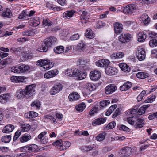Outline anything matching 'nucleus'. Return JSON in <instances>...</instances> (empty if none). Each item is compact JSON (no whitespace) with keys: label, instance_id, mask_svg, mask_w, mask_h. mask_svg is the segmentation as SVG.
<instances>
[{"label":"nucleus","instance_id":"603ef678","mask_svg":"<svg viewBox=\"0 0 157 157\" xmlns=\"http://www.w3.org/2000/svg\"><path fill=\"white\" fill-rule=\"evenodd\" d=\"M105 25V23H103L101 21H100L96 24L94 27L96 28H99L102 27L104 26Z\"/></svg>","mask_w":157,"mask_h":157},{"label":"nucleus","instance_id":"e2e57ef3","mask_svg":"<svg viewBox=\"0 0 157 157\" xmlns=\"http://www.w3.org/2000/svg\"><path fill=\"white\" fill-rule=\"evenodd\" d=\"M120 130H122L126 132H128L129 129L127 127L124 125H122L120 127H118Z\"/></svg>","mask_w":157,"mask_h":157},{"label":"nucleus","instance_id":"423d86ee","mask_svg":"<svg viewBox=\"0 0 157 157\" xmlns=\"http://www.w3.org/2000/svg\"><path fill=\"white\" fill-rule=\"evenodd\" d=\"M131 38L132 36L130 34L123 33L120 35L118 40L121 42L125 43L130 41Z\"/></svg>","mask_w":157,"mask_h":157},{"label":"nucleus","instance_id":"4d7b16f0","mask_svg":"<svg viewBox=\"0 0 157 157\" xmlns=\"http://www.w3.org/2000/svg\"><path fill=\"white\" fill-rule=\"evenodd\" d=\"M33 111L29 112L25 114V117L27 118H32L33 117Z\"/></svg>","mask_w":157,"mask_h":157},{"label":"nucleus","instance_id":"bf43d9fd","mask_svg":"<svg viewBox=\"0 0 157 157\" xmlns=\"http://www.w3.org/2000/svg\"><path fill=\"white\" fill-rule=\"evenodd\" d=\"M121 108H118L116 109L114 113L113 116V118H114L121 113Z\"/></svg>","mask_w":157,"mask_h":157},{"label":"nucleus","instance_id":"69168bd1","mask_svg":"<svg viewBox=\"0 0 157 157\" xmlns=\"http://www.w3.org/2000/svg\"><path fill=\"white\" fill-rule=\"evenodd\" d=\"M25 27V25L24 24H21L18 26H16L13 28L14 30H17L19 29H22Z\"/></svg>","mask_w":157,"mask_h":157},{"label":"nucleus","instance_id":"4c0bfd02","mask_svg":"<svg viewBox=\"0 0 157 157\" xmlns=\"http://www.w3.org/2000/svg\"><path fill=\"white\" fill-rule=\"evenodd\" d=\"M31 128V126L30 125L25 124H22L21 130L23 132H27Z\"/></svg>","mask_w":157,"mask_h":157},{"label":"nucleus","instance_id":"aec40b11","mask_svg":"<svg viewBox=\"0 0 157 157\" xmlns=\"http://www.w3.org/2000/svg\"><path fill=\"white\" fill-rule=\"evenodd\" d=\"M124 54L122 52L113 53L110 55L111 59L113 60L117 59L123 58Z\"/></svg>","mask_w":157,"mask_h":157},{"label":"nucleus","instance_id":"bb28decb","mask_svg":"<svg viewBox=\"0 0 157 157\" xmlns=\"http://www.w3.org/2000/svg\"><path fill=\"white\" fill-rule=\"evenodd\" d=\"M48 63V60L45 59H40L37 61L36 63L37 65L40 67H43V68L44 70V67Z\"/></svg>","mask_w":157,"mask_h":157},{"label":"nucleus","instance_id":"f03ea898","mask_svg":"<svg viewBox=\"0 0 157 157\" xmlns=\"http://www.w3.org/2000/svg\"><path fill=\"white\" fill-rule=\"evenodd\" d=\"M35 84H32L26 86L24 89L25 97L27 98H30L32 97L35 91Z\"/></svg>","mask_w":157,"mask_h":157},{"label":"nucleus","instance_id":"c85d7f7f","mask_svg":"<svg viewBox=\"0 0 157 157\" xmlns=\"http://www.w3.org/2000/svg\"><path fill=\"white\" fill-rule=\"evenodd\" d=\"M119 66L121 69L125 72H129L130 71V67L125 63H120Z\"/></svg>","mask_w":157,"mask_h":157},{"label":"nucleus","instance_id":"13d9d810","mask_svg":"<svg viewBox=\"0 0 157 157\" xmlns=\"http://www.w3.org/2000/svg\"><path fill=\"white\" fill-rule=\"evenodd\" d=\"M28 17V15L26 14L25 11H23L20 14L18 18L20 19H22L24 18H26Z\"/></svg>","mask_w":157,"mask_h":157},{"label":"nucleus","instance_id":"f3484780","mask_svg":"<svg viewBox=\"0 0 157 157\" xmlns=\"http://www.w3.org/2000/svg\"><path fill=\"white\" fill-rule=\"evenodd\" d=\"M58 71L56 70H54L48 71L45 73L44 75V78H49L54 77L58 74Z\"/></svg>","mask_w":157,"mask_h":157},{"label":"nucleus","instance_id":"20e7f679","mask_svg":"<svg viewBox=\"0 0 157 157\" xmlns=\"http://www.w3.org/2000/svg\"><path fill=\"white\" fill-rule=\"evenodd\" d=\"M72 75L73 77H77L78 80H81L86 78V74L84 72H82L78 69L75 68L73 71Z\"/></svg>","mask_w":157,"mask_h":157},{"label":"nucleus","instance_id":"b1692460","mask_svg":"<svg viewBox=\"0 0 157 157\" xmlns=\"http://www.w3.org/2000/svg\"><path fill=\"white\" fill-rule=\"evenodd\" d=\"M31 139V136L27 134L23 135L20 138V141L21 143H25L27 142Z\"/></svg>","mask_w":157,"mask_h":157},{"label":"nucleus","instance_id":"39448f33","mask_svg":"<svg viewBox=\"0 0 157 157\" xmlns=\"http://www.w3.org/2000/svg\"><path fill=\"white\" fill-rule=\"evenodd\" d=\"M132 151V149L129 147H126L122 148L120 151L121 157H128Z\"/></svg>","mask_w":157,"mask_h":157},{"label":"nucleus","instance_id":"7c9ffc66","mask_svg":"<svg viewBox=\"0 0 157 157\" xmlns=\"http://www.w3.org/2000/svg\"><path fill=\"white\" fill-rule=\"evenodd\" d=\"M85 36L86 37L90 39H92L95 36V34L93 33L92 31L90 29H88L85 33Z\"/></svg>","mask_w":157,"mask_h":157},{"label":"nucleus","instance_id":"f704fd0d","mask_svg":"<svg viewBox=\"0 0 157 157\" xmlns=\"http://www.w3.org/2000/svg\"><path fill=\"white\" fill-rule=\"evenodd\" d=\"M70 143L68 141H66L63 143L62 145L60 146V150H63L68 148L70 146Z\"/></svg>","mask_w":157,"mask_h":157},{"label":"nucleus","instance_id":"de8ad7c7","mask_svg":"<svg viewBox=\"0 0 157 157\" xmlns=\"http://www.w3.org/2000/svg\"><path fill=\"white\" fill-rule=\"evenodd\" d=\"M135 118L134 117H132L127 118L128 122L131 125H134L135 121Z\"/></svg>","mask_w":157,"mask_h":157},{"label":"nucleus","instance_id":"58836bf2","mask_svg":"<svg viewBox=\"0 0 157 157\" xmlns=\"http://www.w3.org/2000/svg\"><path fill=\"white\" fill-rule=\"evenodd\" d=\"M86 88L90 91H92L95 89L96 86L94 84L87 83L86 85Z\"/></svg>","mask_w":157,"mask_h":157},{"label":"nucleus","instance_id":"49530a36","mask_svg":"<svg viewBox=\"0 0 157 157\" xmlns=\"http://www.w3.org/2000/svg\"><path fill=\"white\" fill-rule=\"evenodd\" d=\"M42 23L43 25L49 26L52 25V22L49 19H47L43 20Z\"/></svg>","mask_w":157,"mask_h":157},{"label":"nucleus","instance_id":"1a4fd4ad","mask_svg":"<svg viewBox=\"0 0 157 157\" xmlns=\"http://www.w3.org/2000/svg\"><path fill=\"white\" fill-rule=\"evenodd\" d=\"M136 56L140 61H142L145 58V53L144 49L140 47L138 48Z\"/></svg>","mask_w":157,"mask_h":157},{"label":"nucleus","instance_id":"4be33fe9","mask_svg":"<svg viewBox=\"0 0 157 157\" xmlns=\"http://www.w3.org/2000/svg\"><path fill=\"white\" fill-rule=\"evenodd\" d=\"M14 126L11 124H9L6 125L2 130L3 133L10 132H12L14 129Z\"/></svg>","mask_w":157,"mask_h":157},{"label":"nucleus","instance_id":"79ce46f5","mask_svg":"<svg viewBox=\"0 0 157 157\" xmlns=\"http://www.w3.org/2000/svg\"><path fill=\"white\" fill-rule=\"evenodd\" d=\"M12 72L16 73H21V70L20 69V65L15 67H13L11 69Z\"/></svg>","mask_w":157,"mask_h":157},{"label":"nucleus","instance_id":"0eeeda50","mask_svg":"<svg viewBox=\"0 0 157 157\" xmlns=\"http://www.w3.org/2000/svg\"><path fill=\"white\" fill-rule=\"evenodd\" d=\"M63 86L60 83L55 84L51 89L50 93L51 95H54L59 93L62 89Z\"/></svg>","mask_w":157,"mask_h":157},{"label":"nucleus","instance_id":"6e6d98bb","mask_svg":"<svg viewBox=\"0 0 157 157\" xmlns=\"http://www.w3.org/2000/svg\"><path fill=\"white\" fill-rule=\"evenodd\" d=\"M116 125V123L115 122H112L109 123L107 126L106 128L108 129L113 128Z\"/></svg>","mask_w":157,"mask_h":157},{"label":"nucleus","instance_id":"a211bd4d","mask_svg":"<svg viewBox=\"0 0 157 157\" xmlns=\"http://www.w3.org/2000/svg\"><path fill=\"white\" fill-rule=\"evenodd\" d=\"M10 98L9 94H5L0 96V102L2 103H5L7 102Z\"/></svg>","mask_w":157,"mask_h":157},{"label":"nucleus","instance_id":"f257e3e1","mask_svg":"<svg viewBox=\"0 0 157 157\" xmlns=\"http://www.w3.org/2000/svg\"><path fill=\"white\" fill-rule=\"evenodd\" d=\"M56 39L54 37H50L45 39L43 41L41 48L44 52H47L48 48L53 45L56 41Z\"/></svg>","mask_w":157,"mask_h":157},{"label":"nucleus","instance_id":"3c124183","mask_svg":"<svg viewBox=\"0 0 157 157\" xmlns=\"http://www.w3.org/2000/svg\"><path fill=\"white\" fill-rule=\"evenodd\" d=\"M98 108L96 107H94L92 108L89 112V114L91 116L93 115L94 113H96L98 111Z\"/></svg>","mask_w":157,"mask_h":157},{"label":"nucleus","instance_id":"a19ab883","mask_svg":"<svg viewBox=\"0 0 157 157\" xmlns=\"http://www.w3.org/2000/svg\"><path fill=\"white\" fill-rule=\"evenodd\" d=\"M11 139V135L5 136L2 137V140L3 142L7 143L10 142Z\"/></svg>","mask_w":157,"mask_h":157},{"label":"nucleus","instance_id":"5701e85b","mask_svg":"<svg viewBox=\"0 0 157 157\" xmlns=\"http://www.w3.org/2000/svg\"><path fill=\"white\" fill-rule=\"evenodd\" d=\"M132 86V84L131 82L127 81L126 83H124L122 86L120 87V89L121 91H126L128 90L131 88Z\"/></svg>","mask_w":157,"mask_h":157},{"label":"nucleus","instance_id":"a878e982","mask_svg":"<svg viewBox=\"0 0 157 157\" xmlns=\"http://www.w3.org/2000/svg\"><path fill=\"white\" fill-rule=\"evenodd\" d=\"M79 98V95L77 93L75 92L70 94L68 96V98L70 101L77 100Z\"/></svg>","mask_w":157,"mask_h":157},{"label":"nucleus","instance_id":"9b49d317","mask_svg":"<svg viewBox=\"0 0 157 157\" xmlns=\"http://www.w3.org/2000/svg\"><path fill=\"white\" fill-rule=\"evenodd\" d=\"M117 89V87L115 85L109 84L105 88V94L107 95L111 94L114 92Z\"/></svg>","mask_w":157,"mask_h":157},{"label":"nucleus","instance_id":"ea45409f","mask_svg":"<svg viewBox=\"0 0 157 157\" xmlns=\"http://www.w3.org/2000/svg\"><path fill=\"white\" fill-rule=\"evenodd\" d=\"M12 15L10 10L8 9H6V10L2 14V15L3 17L8 18L11 17Z\"/></svg>","mask_w":157,"mask_h":157},{"label":"nucleus","instance_id":"cd10ccee","mask_svg":"<svg viewBox=\"0 0 157 157\" xmlns=\"http://www.w3.org/2000/svg\"><path fill=\"white\" fill-rule=\"evenodd\" d=\"M149 106V104L143 105L139 109L137 112V114L139 115H141L144 114L145 113L146 109Z\"/></svg>","mask_w":157,"mask_h":157},{"label":"nucleus","instance_id":"4468645a","mask_svg":"<svg viewBox=\"0 0 157 157\" xmlns=\"http://www.w3.org/2000/svg\"><path fill=\"white\" fill-rule=\"evenodd\" d=\"M105 72L109 75L112 76L115 75L117 73V70L114 67L108 66L105 69Z\"/></svg>","mask_w":157,"mask_h":157},{"label":"nucleus","instance_id":"680f3d73","mask_svg":"<svg viewBox=\"0 0 157 157\" xmlns=\"http://www.w3.org/2000/svg\"><path fill=\"white\" fill-rule=\"evenodd\" d=\"M77 47L78 49L82 50L84 49L85 48V45L84 43L82 41L81 43H79L77 45Z\"/></svg>","mask_w":157,"mask_h":157},{"label":"nucleus","instance_id":"2f4dec72","mask_svg":"<svg viewBox=\"0 0 157 157\" xmlns=\"http://www.w3.org/2000/svg\"><path fill=\"white\" fill-rule=\"evenodd\" d=\"M86 105L84 103H82L75 106V108L76 110L79 112L83 111Z\"/></svg>","mask_w":157,"mask_h":157},{"label":"nucleus","instance_id":"473e14b6","mask_svg":"<svg viewBox=\"0 0 157 157\" xmlns=\"http://www.w3.org/2000/svg\"><path fill=\"white\" fill-rule=\"evenodd\" d=\"M106 136L105 133H101L98 134L96 137V140L98 141L101 142L105 139Z\"/></svg>","mask_w":157,"mask_h":157},{"label":"nucleus","instance_id":"9d476101","mask_svg":"<svg viewBox=\"0 0 157 157\" xmlns=\"http://www.w3.org/2000/svg\"><path fill=\"white\" fill-rule=\"evenodd\" d=\"M77 65L82 70L88 69L87 62L83 59H79L77 62Z\"/></svg>","mask_w":157,"mask_h":157},{"label":"nucleus","instance_id":"37998d69","mask_svg":"<svg viewBox=\"0 0 157 157\" xmlns=\"http://www.w3.org/2000/svg\"><path fill=\"white\" fill-rule=\"evenodd\" d=\"M32 107H35L36 108L39 109L40 107V101L36 100L31 104Z\"/></svg>","mask_w":157,"mask_h":157},{"label":"nucleus","instance_id":"8fccbe9b","mask_svg":"<svg viewBox=\"0 0 157 157\" xmlns=\"http://www.w3.org/2000/svg\"><path fill=\"white\" fill-rule=\"evenodd\" d=\"M54 65V63H50L49 62V60H48V63L44 67V70H48L51 68Z\"/></svg>","mask_w":157,"mask_h":157},{"label":"nucleus","instance_id":"6e6552de","mask_svg":"<svg viewBox=\"0 0 157 157\" xmlns=\"http://www.w3.org/2000/svg\"><path fill=\"white\" fill-rule=\"evenodd\" d=\"M101 76L100 72L98 70L92 71L90 74V76L91 79L93 81L98 80L100 78Z\"/></svg>","mask_w":157,"mask_h":157},{"label":"nucleus","instance_id":"393cba45","mask_svg":"<svg viewBox=\"0 0 157 157\" xmlns=\"http://www.w3.org/2000/svg\"><path fill=\"white\" fill-rule=\"evenodd\" d=\"M75 13L73 10L66 11L63 14V16L64 18L70 19L73 17Z\"/></svg>","mask_w":157,"mask_h":157},{"label":"nucleus","instance_id":"6ab92c4d","mask_svg":"<svg viewBox=\"0 0 157 157\" xmlns=\"http://www.w3.org/2000/svg\"><path fill=\"white\" fill-rule=\"evenodd\" d=\"M106 121L104 118H99L93 121L92 124L94 125H99L103 124Z\"/></svg>","mask_w":157,"mask_h":157},{"label":"nucleus","instance_id":"2eb2a0df","mask_svg":"<svg viewBox=\"0 0 157 157\" xmlns=\"http://www.w3.org/2000/svg\"><path fill=\"white\" fill-rule=\"evenodd\" d=\"M37 148V146L35 144H32L27 147H22L23 151L28 152L34 151Z\"/></svg>","mask_w":157,"mask_h":157},{"label":"nucleus","instance_id":"5fc2aeb1","mask_svg":"<svg viewBox=\"0 0 157 157\" xmlns=\"http://www.w3.org/2000/svg\"><path fill=\"white\" fill-rule=\"evenodd\" d=\"M149 45L152 47H154L157 46V41L155 40H152L149 41Z\"/></svg>","mask_w":157,"mask_h":157},{"label":"nucleus","instance_id":"774afa93","mask_svg":"<svg viewBox=\"0 0 157 157\" xmlns=\"http://www.w3.org/2000/svg\"><path fill=\"white\" fill-rule=\"evenodd\" d=\"M18 78L17 76H13L11 77L10 80L12 82L17 83V82Z\"/></svg>","mask_w":157,"mask_h":157},{"label":"nucleus","instance_id":"338daca9","mask_svg":"<svg viewBox=\"0 0 157 157\" xmlns=\"http://www.w3.org/2000/svg\"><path fill=\"white\" fill-rule=\"evenodd\" d=\"M22 56V61H25L28 60L29 59V56L28 54H25L24 55L23 53H21Z\"/></svg>","mask_w":157,"mask_h":157},{"label":"nucleus","instance_id":"c9c22d12","mask_svg":"<svg viewBox=\"0 0 157 157\" xmlns=\"http://www.w3.org/2000/svg\"><path fill=\"white\" fill-rule=\"evenodd\" d=\"M149 75L148 73L144 72H140L136 74V76L140 78L144 79L149 76Z\"/></svg>","mask_w":157,"mask_h":157},{"label":"nucleus","instance_id":"72a5a7b5","mask_svg":"<svg viewBox=\"0 0 157 157\" xmlns=\"http://www.w3.org/2000/svg\"><path fill=\"white\" fill-rule=\"evenodd\" d=\"M64 48L62 46H58L54 48V50L55 52L57 54H60L64 52Z\"/></svg>","mask_w":157,"mask_h":157},{"label":"nucleus","instance_id":"c03bdc74","mask_svg":"<svg viewBox=\"0 0 157 157\" xmlns=\"http://www.w3.org/2000/svg\"><path fill=\"white\" fill-rule=\"evenodd\" d=\"M29 66L25 65H20V69L21 70V73L25 72L29 69Z\"/></svg>","mask_w":157,"mask_h":157},{"label":"nucleus","instance_id":"412c9836","mask_svg":"<svg viewBox=\"0 0 157 157\" xmlns=\"http://www.w3.org/2000/svg\"><path fill=\"white\" fill-rule=\"evenodd\" d=\"M98 148V146L95 144H92L88 146L82 147L81 149L84 152L89 151L94 148Z\"/></svg>","mask_w":157,"mask_h":157},{"label":"nucleus","instance_id":"f8f14e48","mask_svg":"<svg viewBox=\"0 0 157 157\" xmlns=\"http://www.w3.org/2000/svg\"><path fill=\"white\" fill-rule=\"evenodd\" d=\"M144 124V120L143 119L135 118L134 127L136 128H141Z\"/></svg>","mask_w":157,"mask_h":157},{"label":"nucleus","instance_id":"7ed1b4c3","mask_svg":"<svg viewBox=\"0 0 157 157\" xmlns=\"http://www.w3.org/2000/svg\"><path fill=\"white\" fill-rule=\"evenodd\" d=\"M138 9L139 8L137 4H129L124 8L123 12L125 13L132 14L134 13L136 10Z\"/></svg>","mask_w":157,"mask_h":157},{"label":"nucleus","instance_id":"0e129e2a","mask_svg":"<svg viewBox=\"0 0 157 157\" xmlns=\"http://www.w3.org/2000/svg\"><path fill=\"white\" fill-rule=\"evenodd\" d=\"M79 36L78 34H75L70 37V39L71 40H75L79 39Z\"/></svg>","mask_w":157,"mask_h":157},{"label":"nucleus","instance_id":"09e8293b","mask_svg":"<svg viewBox=\"0 0 157 157\" xmlns=\"http://www.w3.org/2000/svg\"><path fill=\"white\" fill-rule=\"evenodd\" d=\"M110 103V101L108 100H104L100 102V106L104 107L108 105Z\"/></svg>","mask_w":157,"mask_h":157},{"label":"nucleus","instance_id":"c756f323","mask_svg":"<svg viewBox=\"0 0 157 157\" xmlns=\"http://www.w3.org/2000/svg\"><path fill=\"white\" fill-rule=\"evenodd\" d=\"M24 93V90L20 89L17 92L16 96L19 99L23 98L25 97V94Z\"/></svg>","mask_w":157,"mask_h":157},{"label":"nucleus","instance_id":"052dcab7","mask_svg":"<svg viewBox=\"0 0 157 157\" xmlns=\"http://www.w3.org/2000/svg\"><path fill=\"white\" fill-rule=\"evenodd\" d=\"M46 132L44 131L41 132L38 135L37 137L40 140V142L41 140H43V137H44V136L46 135Z\"/></svg>","mask_w":157,"mask_h":157},{"label":"nucleus","instance_id":"e433bc0d","mask_svg":"<svg viewBox=\"0 0 157 157\" xmlns=\"http://www.w3.org/2000/svg\"><path fill=\"white\" fill-rule=\"evenodd\" d=\"M138 40L139 42H143L145 40L146 38V35L145 34H142L141 33H139L138 34Z\"/></svg>","mask_w":157,"mask_h":157},{"label":"nucleus","instance_id":"864d4df0","mask_svg":"<svg viewBox=\"0 0 157 157\" xmlns=\"http://www.w3.org/2000/svg\"><path fill=\"white\" fill-rule=\"evenodd\" d=\"M44 119H49L52 120L54 123L56 122V120L52 117L49 115H46L44 117Z\"/></svg>","mask_w":157,"mask_h":157},{"label":"nucleus","instance_id":"ddd939ff","mask_svg":"<svg viewBox=\"0 0 157 157\" xmlns=\"http://www.w3.org/2000/svg\"><path fill=\"white\" fill-rule=\"evenodd\" d=\"M110 61L107 59H102L96 62V65L99 67H106L109 64Z\"/></svg>","mask_w":157,"mask_h":157},{"label":"nucleus","instance_id":"a18cd8bd","mask_svg":"<svg viewBox=\"0 0 157 157\" xmlns=\"http://www.w3.org/2000/svg\"><path fill=\"white\" fill-rule=\"evenodd\" d=\"M89 13L87 11H84L82 12L81 17V19H82L83 20H86V19H89Z\"/></svg>","mask_w":157,"mask_h":157},{"label":"nucleus","instance_id":"dca6fc26","mask_svg":"<svg viewBox=\"0 0 157 157\" xmlns=\"http://www.w3.org/2000/svg\"><path fill=\"white\" fill-rule=\"evenodd\" d=\"M115 33L117 34L121 33L123 30L122 25L118 22H115L114 24Z\"/></svg>","mask_w":157,"mask_h":157}]
</instances>
